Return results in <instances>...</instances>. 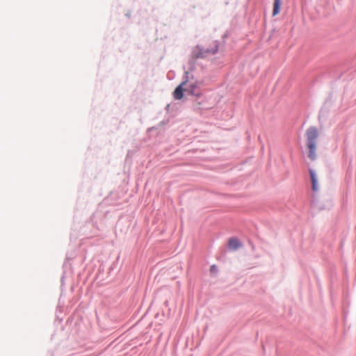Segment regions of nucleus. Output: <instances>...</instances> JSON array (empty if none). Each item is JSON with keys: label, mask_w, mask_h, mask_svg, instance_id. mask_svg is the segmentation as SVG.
Listing matches in <instances>:
<instances>
[{"label": "nucleus", "mask_w": 356, "mask_h": 356, "mask_svg": "<svg viewBox=\"0 0 356 356\" xmlns=\"http://www.w3.org/2000/svg\"><path fill=\"white\" fill-rule=\"evenodd\" d=\"M228 246L229 249L234 250L241 246V243L237 238H232L229 239Z\"/></svg>", "instance_id": "obj_4"}, {"label": "nucleus", "mask_w": 356, "mask_h": 356, "mask_svg": "<svg viewBox=\"0 0 356 356\" xmlns=\"http://www.w3.org/2000/svg\"><path fill=\"white\" fill-rule=\"evenodd\" d=\"M318 131L316 127H309L306 131L307 147L308 148V156L314 161L317 158V138Z\"/></svg>", "instance_id": "obj_1"}, {"label": "nucleus", "mask_w": 356, "mask_h": 356, "mask_svg": "<svg viewBox=\"0 0 356 356\" xmlns=\"http://www.w3.org/2000/svg\"><path fill=\"white\" fill-rule=\"evenodd\" d=\"M309 174H310L312 182V189L314 191H316L318 189V187H317V179L316 177V174L314 172V170H309Z\"/></svg>", "instance_id": "obj_6"}, {"label": "nucleus", "mask_w": 356, "mask_h": 356, "mask_svg": "<svg viewBox=\"0 0 356 356\" xmlns=\"http://www.w3.org/2000/svg\"><path fill=\"white\" fill-rule=\"evenodd\" d=\"M187 79L184 82H187V85L185 86L186 91L191 95H194L196 96H199L200 94L199 92V87L200 86V82L197 80H195L193 76H188V72H186Z\"/></svg>", "instance_id": "obj_2"}, {"label": "nucleus", "mask_w": 356, "mask_h": 356, "mask_svg": "<svg viewBox=\"0 0 356 356\" xmlns=\"http://www.w3.org/2000/svg\"><path fill=\"white\" fill-rule=\"evenodd\" d=\"M282 0H275L273 3V15L275 16L280 13Z\"/></svg>", "instance_id": "obj_5"}, {"label": "nucleus", "mask_w": 356, "mask_h": 356, "mask_svg": "<svg viewBox=\"0 0 356 356\" xmlns=\"http://www.w3.org/2000/svg\"><path fill=\"white\" fill-rule=\"evenodd\" d=\"M187 85V82H182L179 85L175 90L173 95L176 99H181L183 97V92L186 91L185 86Z\"/></svg>", "instance_id": "obj_3"}, {"label": "nucleus", "mask_w": 356, "mask_h": 356, "mask_svg": "<svg viewBox=\"0 0 356 356\" xmlns=\"http://www.w3.org/2000/svg\"><path fill=\"white\" fill-rule=\"evenodd\" d=\"M215 268H216V266H211V270H215Z\"/></svg>", "instance_id": "obj_7"}]
</instances>
